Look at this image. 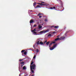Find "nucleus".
Returning a JSON list of instances; mask_svg holds the SVG:
<instances>
[{
  "label": "nucleus",
  "mask_w": 76,
  "mask_h": 76,
  "mask_svg": "<svg viewBox=\"0 0 76 76\" xmlns=\"http://www.w3.org/2000/svg\"><path fill=\"white\" fill-rule=\"evenodd\" d=\"M36 66L35 64H34L32 65H30V69L31 70H32L33 69H35Z\"/></svg>",
  "instance_id": "1"
},
{
  "label": "nucleus",
  "mask_w": 76,
  "mask_h": 76,
  "mask_svg": "<svg viewBox=\"0 0 76 76\" xmlns=\"http://www.w3.org/2000/svg\"><path fill=\"white\" fill-rule=\"evenodd\" d=\"M46 42H47V40L44 41V42H42L41 41L40 42L39 44H41V45H45Z\"/></svg>",
  "instance_id": "2"
},
{
  "label": "nucleus",
  "mask_w": 76,
  "mask_h": 76,
  "mask_svg": "<svg viewBox=\"0 0 76 76\" xmlns=\"http://www.w3.org/2000/svg\"><path fill=\"white\" fill-rule=\"evenodd\" d=\"M53 27H54V28H55V29H57V28H58V26H51V28H53Z\"/></svg>",
  "instance_id": "3"
},
{
  "label": "nucleus",
  "mask_w": 76,
  "mask_h": 76,
  "mask_svg": "<svg viewBox=\"0 0 76 76\" xmlns=\"http://www.w3.org/2000/svg\"><path fill=\"white\" fill-rule=\"evenodd\" d=\"M58 40H61L60 38L58 37V38H57L56 39H55V41H58Z\"/></svg>",
  "instance_id": "4"
},
{
  "label": "nucleus",
  "mask_w": 76,
  "mask_h": 76,
  "mask_svg": "<svg viewBox=\"0 0 76 76\" xmlns=\"http://www.w3.org/2000/svg\"><path fill=\"white\" fill-rule=\"evenodd\" d=\"M65 38H66L65 37H61L60 38V39L61 40V39H65Z\"/></svg>",
  "instance_id": "5"
},
{
  "label": "nucleus",
  "mask_w": 76,
  "mask_h": 76,
  "mask_svg": "<svg viewBox=\"0 0 76 76\" xmlns=\"http://www.w3.org/2000/svg\"><path fill=\"white\" fill-rule=\"evenodd\" d=\"M33 22H34V21L33 20H30V23H33Z\"/></svg>",
  "instance_id": "6"
},
{
  "label": "nucleus",
  "mask_w": 76,
  "mask_h": 76,
  "mask_svg": "<svg viewBox=\"0 0 76 76\" xmlns=\"http://www.w3.org/2000/svg\"><path fill=\"white\" fill-rule=\"evenodd\" d=\"M50 9H56V7H50Z\"/></svg>",
  "instance_id": "7"
},
{
  "label": "nucleus",
  "mask_w": 76,
  "mask_h": 76,
  "mask_svg": "<svg viewBox=\"0 0 76 76\" xmlns=\"http://www.w3.org/2000/svg\"><path fill=\"white\" fill-rule=\"evenodd\" d=\"M42 26H41V25H39V29H41V28H42Z\"/></svg>",
  "instance_id": "8"
},
{
  "label": "nucleus",
  "mask_w": 76,
  "mask_h": 76,
  "mask_svg": "<svg viewBox=\"0 0 76 76\" xmlns=\"http://www.w3.org/2000/svg\"><path fill=\"white\" fill-rule=\"evenodd\" d=\"M56 46H57V44H56L55 45H53V46L52 47V48H55V47H56Z\"/></svg>",
  "instance_id": "9"
},
{
  "label": "nucleus",
  "mask_w": 76,
  "mask_h": 76,
  "mask_svg": "<svg viewBox=\"0 0 76 76\" xmlns=\"http://www.w3.org/2000/svg\"><path fill=\"white\" fill-rule=\"evenodd\" d=\"M49 43H50V42L48 41L46 43V44L47 45H48V44H49Z\"/></svg>",
  "instance_id": "10"
},
{
  "label": "nucleus",
  "mask_w": 76,
  "mask_h": 76,
  "mask_svg": "<svg viewBox=\"0 0 76 76\" xmlns=\"http://www.w3.org/2000/svg\"><path fill=\"white\" fill-rule=\"evenodd\" d=\"M35 31H36V28H34V30L31 31V32H35Z\"/></svg>",
  "instance_id": "11"
},
{
  "label": "nucleus",
  "mask_w": 76,
  "mask_h": 76,
  "mask_svg": "<svg viewBox=\"0 0 76 76\" xmlns=\"http://www.w3.org/2000/svg\"><path fill=\"white\" fill-rule=\"evenodd\" d=\"M23 70H26V67H25V66H24L23 67Z\"/></svg>",
  "instance_id": "12"
},
{
  "label": "nucleus",
  "mask_w": 76,
  "mask_h": 76,
  "mask_svg": "<svg viewBox=\"0 0 76 76\" xmlns=\"http://www.w3.org/2000/svg\"><path fill=\"white\" fill-rule=\"evenodd\" d=\"M40 7V5H38L36 6V7H35V8H38L39 7Z\"/></svg>",
  "instance_id": "13"
},
{
  "label": "nucleus",
  "mask_w": 76,
  "mask_h": 76,
  "mask_svg": "<svg viewBox=\"0 0 76 76\" xmlns=\"http://www.w3.org/2000/svg\"><path fill=\"white\" fill-rule=\"evenodd\" d=\"M44 32H45V31H40L39 32L40 33H41L42 34V33H44Z\"/></svg>",
  "instance_id": "14"
},
{
  "label": "nucleus",
  "mask_w": 76,
  "mask_h": 76,
  "mask_svg": "<svg viewBox=\"0 0 76 76\" xmlns=\"http://www.w3.org/2000/svg\"><path fill=\"white\" fill-rule=\"evenodd\" d=\"M26 53H27V52L25 51L24 53V55H26Z\"/></svg>",
  "instance_id": "15"
},
{
  "label": "nucleus",
  "mask_w": 76,
  "mask_h": 76,
  "mask_svg": "<svg viewBox=\"0 0 76 76\" xmlns=\"http://www.w3.org/2000/svg\"><path fill=\"white\" fill-rule=\"evenodd\" d=\"M32 32H33V34H37V33L35 31H34Z\"/></svg>",
  "instance_id": "16"
},
{
  "label": "nucleus",
  "mask_w": 76,
  "mask_h": 76,
  "mask_svg": "<svg viewBox=\"0 0 76 76\" xmlns=\"http://www.w3.org/2000/svg\"><path fill=\"white\" fill-rule=\"evenodd\" d=\"M50 50H54V48H50Z\"/></svg>",
  "instance_id": "17"
},
{
  "label": "nucleus",
  "mask_w": 76,
  "mask_h": 76,
  "mask_svg": "<svg viewBox=\"0 0 76 76\" xmlns=\"http://www.w3.org/2000/svg\"><path fill=\"white\" fill-rule=\"evenodd\" d=\"M49 31V30H46L45 31V32H48Z\"/></svg>",
  "instance_id": "18"
},
{
  "label": "nucleus",
  "mask_w": 76,
  "mask_h": 76,
  "mask_svg": "<svg viewBox=\"0 0 76 76\" xmlns=\"http://www.w3.org/2000/svg\"><path fill=\"white\" fill-rule=\"evenodd\" d=\"M36 5V2H35L33 3V6H35Z\"/></svg>",
  "instance_id": "19"
},
{
  "label": "nucleus",
  "mask_w": 76,
  "mask_h": 76,
  "mask_svg": "<svg viewBox=\"0 0 76 76\" xmlns=\"http://www.w3.org/2000/svg\"><path fill=\"white\" fill-rule=\"evenodd\" d=\"M37 45H38V44H39V41H37Z\"/></svg>",
  "instance_id": "20"
},
{
  "label": "nucleus",
  "mask_w": 76,
  "mask_h": 76,
  "mask_svg": "<svg viewBox=\"0 0 76 76\" xmlns=\"http://www.w3.org/2000/svg\"><path fill=\"white\" fill-rule=\"evenodd\" d=\"M40 5H41V6H45V4H43L42 3H41Z\"/></svg>",
  "instance_id": "21"
},
{
  "label": "nucleus",
  "mask_w": 76,
  "mask_h": 76,
  "mask_svg": "<svg viewBox=\"0 0 76 76\" xmlns=\"http://www.w3.org/2000/svg\"><path fill=\"white\" fill-rule=\"evenodd\" d=\"M34 63V62L32 61L31 63L30 64L31 65H32Z\"/></svg>",
  "instance_id": "22"
},
{
  "label": "nucleus",
  "mask_w": 76,
  "mask_h": 76,
  "mask_svg": "<svg viewBox=\"0 0 76 76\" xmlns=\"http://www.w3.org/2000/svg\"><path fill=\"white\" fill-rule=\"evenodd\" d=\"M36 51L37 53H38V52H39V50H38V49H37L36 50Z\"/></svg>",
  "instance_id": "23"
},
{
  "label": "nucleus",
  "mask_w": 76,
  "mask_h": 76,
  "mask_svg": "<svg viewBox=\"0 0 76 76\" xmlns=\"http://www.w3.org/2000/svg\"><path fill=\"white\" fill-rule=\"evenodd\" d=\"M51 36V34H50L48 35V37H50Z\"/></svg>",
  "instance_id": "24"
},
{
  "label": "nucleus",
  "mask_w": 76,
  "mask_h": 76,
  "mask_svg": "<svg viewBox=\"0 0 76 76\" xmlns=\"http://www.w3.org/2000/svg\"><path fill=\"white\" fill-rule=\"evenodd\" d=\"M21 64H24V62H22L21 63Z\"/></svg>",
  "instance_id": "25"
},
{
  "label": "nucleus",
  "mask_w": 76,
  "mask_h": 76,
  "mask_svg": "<svg viewBox=\"0 0 76 76\" xmlns=\"http://www.w3.org/2000/svg\"><path fill=\"white\" fill-rule=\"evenodd\" d=\"M21 53H23V52H25V50H23L21 51Z\"/></svg>",
  "instance_id": "26"
},
{
  "label": "nucleus",
  "mask_w": 76,
  "mask_h": 76,
  "mask_svg": "<svg viewBox=\"0 0 76 76\" xmlns=\"http://www.w3.org/2000/svg\"><path fill=\"white\" fill-rule=\"evenodd\" d=\"M31 73H34V70H31Z\"/></svg>",
  "instance_id": "27"
},
{
  "label": "nucleus",
  "mask_w": 76,
  "mask_h": 76,
  "mask_svg": "<svg viewBox=\"0 0 76 76\" xmlns=\"http://www.w3.org/2000/svg\"><path fill=\"white\" fill-rule=\"evenodd\" d=\"M40 15H41V14L40 13H39L38 15V16H39Z\"/></svg>",
  "instance_id": "28"
},
{
  "label": "nucleus",
  "mask_w": 76,
  "mask_h": 76,
  "mask_svg": "<svg viewBox=\"0 0 76 76\" xmlns=\"http://www.w3.org/2000/svg\"><path fill=\"white\" fill-rule=\"evenodd\" d=\"M52 42V44H55L56 43V42Z\"/></svg>",
  "instance_id": "29"
},
{
  "label": "nucleus",
  "mask_w": 76,
  "mask_h": 76,
  "mask_svg": "<svg viewBox=\"0 0 76 76\" xmlns=\"http://www.w3.org/2000/svg\"><path fill=\"white\" fill-rule=\"evenodd\" d=\"M35 57H36V56L35 55L33 57V58H34H34H35Z\"/></svg>",
  "instance_id": "30"
},
{
  "label": "nucleus",
  "mask_w": 76,
  "mask_h": 76,
  "mask_svg": "<svg viewBox=\"0 0 76 76\" xmlns=\"http://www.w3.org/2000/svg\"><path fill=\"white\" fill-rule=\"evenodd\" d=\"M52 44H53V43L52 42H51V43H50V44H49V45H52Z\"/></svg>",
  "instance_id": "31"
},
{
  "label": "nucleus",
  "mask_w": 76,
  "mask_h": 76,
  "mask_svg": "<svg viewBox=\"0 0 76 76\" xmlns=\"http://www.w3.org/2000/svg\"><path fill=\"white\" fill-rule=\"evenodd\" d=\"M35 26H37V25H34L33 26L34 27H35Z\"/></svg>",
  "instance_id": "32"
},
{
  "label": "nucleus",
  "mask_w": 76,
  "mask_h": 76,
  "mask_svg": "<svg viewBox=\"0 0 76 76\" xmlns=\"http://www.w3.org/2000/svg\"><path fill=\"white\" fill-rule=\"evenodd\" d=\"M41 3H45V2H43V1H42Z\"/></svg>",
  "instance_id": "33"
},
{
  "label": "nucleus",
  "mask_w": 76,
  "mask_h": 76,
  "mask_svg": "<svg viewBox=\"0 0 76 76\" xmlns=\"http://www.w3.org/2000/svg\"><path fill=\"white\" fill-rule=\"evenodd\" d=\"M41 17H42V16H39V18H41Z\"/></svg>",
  "instance_id": "34"
},
{
  "label": "nucleus",
  "mask_w": 76,
  "mask_h": 76,
  "mask_svg": "<svg viewBox=\"0 0 76 76\" xmlns=\"http://www.w3.org/2000/svg\"><path fill=\"white\" fill-rule=\"evenodd\" d=\"M45 21H46L47 22V21H48L47 20V19L45 20Z\"/></svg>",
  "instance_id": "35"
},
{
  "label": "nucleus",
  "mask_w": 76,
  "mask_h": 76,
  "mask_svg": "<svg viewBox=\"0 0 76 76\" xmlns=\"http://www.w3.org/2000/svg\"><path fill=\"white\" fill-rule=\"evenodd\" d=\"M49 47H50V48L51 47V45H49Z\"/></svg>",
  "instance_id": "36"
},
{
  "label": "nucleus",
  "mask_w": 76,
  "mask_h": 76,
  "mask_svg": "<svg viewBox=\"0 0 76 76\" xmlns=\"http://www.w3.org/2000/svg\"><path fill=\"white\" fill-rule=\"evenodd\" d=\"M22 61V60L21 59H20L19 61Z\"/></svg>",
  "instance_id": "37"
},
{
  "label": "nucleus",
  "mask_w": 76,
  "mask_h": 76,
  "mask_svg": "<svg viewBox=\"0 0 76 76\" xmlns=\"http://www.w3.org/2000/svg\"><path fill=\"white\" fill-rule=\"evenodd\" d=\"M38 4H40V5H41V3H38Z\"/></svg>",
  "instance_id": "38"
},
{
  "label": "nucleus",
  "mask_w": 76,
  "mask_h": 76,
  "mask_svg": "<svg viewBox=\"0 0 76 76\" xmlns=\"http://www.w3.org/2000/svg\"><path fill=\"white\" fill-rule=\"evenodd\" d=\"M23 67V65H21V67Z\"/></svg>",
  "instance_id": "39"
},
{
  "label": "nucleus",
  "mask_w": 76,
  "mask_h": 76,
  "mask_svg": "<svg viewBox=\"0 0 76 76\" xmlns=\"http://www.w3.org/2000/svg\"><path fill=\"white\" fill-rule=\"evenodd\" d=\"M56 32L54 31V32H53V34H54V33H55Z\"/></svg>",
  "instance_id": "40"
},
{
  "label": "nucleus",
  "mask_w": 76,
  "mask_h": 76,
  "mask_svg": "<svg viewBox=\"0 0 76 76\" xmlns=\"http://www.w3.org/2000/svg\"><path fill=\"white\" fill-rule=\"evenodd\" d=\"M20 75H21L20 74L19 76H20Z\"/></svg>",
  "instance_id": "41"
},
{
  "label": "nucleus",
  "mask_w": 76,
  "mask_h": 76,
  "mask_svg": "<svg viewBox=\"0 0 76 76\" xmlns=\"http://www.w3.org/2000/svg\"><path fill=\"white\" fill-rule=\"evenodd\" d=\"M59 37V36H57V37Z\"/></svg>",
  "instance_id": "42"
},
{
  "label": "nucleus",
  "mask_w": 76,
  "mask_h": 76,
  "mask_svg": "<svg viewBox=\"0 0 76 76\" xmlns=\"http://www.w3.org/2000/svg\"><path fill=\"white\" fill-rule=\"evenodd\" d=\"M34 46L33 45V47H34Z\"/></svg>",
  "instance_id": "43"
}]
</instances>
